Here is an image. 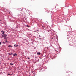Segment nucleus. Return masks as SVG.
Returning <instances> with one entry per match:
<instances>
[{"label":"nucleus","mask_w":76,"mask_h":76,"mask_svg":"<svg viewBox=\"0 0 76 76\" xmlns=\"http://www.w3.org/2000/svg\"><path fill=\"white\" fill-rule=\"evenodd\" d=\"M7 35L6 34H4L2 36V37H7Z\"/></svg>","instance_id":"f257e3e1"},{"label":"nucleus","mask_w":76,"mask_h":76,"mask_svg":"<svg viewBox=\"0 0 76 76\" xmlns=\"http://www.w3.org/2000/svg\"><path fill=\"white\" fill-rule=\"evenodd\" d=\"M37 54L38 55H40L41 53H40V52H37Z\"/></svg>","instance_id":"f03ea898"},{"label":"nucleus","mask_w":76,"mask_h":76,"mask_svg":"<svg viewBox=\"0 0 76 76\" xmlns=\"http://www.w3.org/2000/svg\"><path fill=\"white\" fill-rule=\"evenodd\" d=\"M8 48H11V47H12V46H11V45H9V46H8Z\"/></svg>","instance_id":"7ed1b4c3"},{"label":"nucleus","mask_w":76,"mask_h":76,"mask_svg":"<svg viewBox=\"0 0 76 76\" xmlns=\"http://www.w3.org/2000/svg\"><path fill=\"white\" fill-rule=\"evenodd\" d=\"M13 56H17V54H16V53H14L13 55Z\"/></svg>","instance_id":"20e7f679"},{"label":"nucleus","mask_w":76,"mask_h":76,"mask_svg":"<svg viewBox=\"0 0 76 76\" xmlns=\"http://www.w3.org/2000/svg\"><path fill=\"white\" fill-rule=\"evenodd\" d=\"M10 65H11V66H13V64L12 63H10Z\"/></svg>","instance_id":"39448f33"},{"label":"nucleus","mask_w":76,"mask_h":76,"mask_svg":"<svg viewBox=\"0 0 76 76\" xmlns=\"http://www.w3.org/2000/svg\"><path fill=\"white\" fill-rule=\"evenodd\" d=\"M3 44H6V42H3Z\"/></svg>","instance_id":"423d86ee"},{"label":"nucleus","mask_w":76,"mask_h":76,"mask_svg":"<svg viewBox=\"0 0 76 76\" xmlns=\"http://www.w3.org/2000/svg\"><path fill=\"white\" fill-rule=\"evenodd\" d=\"M5 41H6V42H8V41L7 40H6Z\"/></svg>","instance_id":"0eeeda50"},{"label":"nucleus","mask_w":76,"mask_h":76,"mask_svg":"<svg viewBox=\"0 0 76 76\" xmlns=\"http://www.w3.org/2000/svg\"><path fill=\"white\" fill-rule=\"evenodd\" d=\"M8 54L9 55H11V53H8Z\"/></svg>","instance_id":"6e6552de"},{"label":"nucleus","mask_w":76,"mask_h":76,"mask_svg":"<svg viewBox=\"0 0 76 76\" xmlns=\"http://www.w3.org/2000/svg\"><path fill=\"white\" fill-rule=\"evenodd\" d=\"M28 27H29V26L28 25H27L26 26Z\"/></svg>","instance_id":"1a4fd4ad"},{"label":"nucleus","mask_w":76,"mask_h":76,"mask_svg":"<svg viewBox=\"0 0 76 76\" xmlns=\"http://www.w3.org/2000/svg\"><path fill=\"white\" fill-rule=\"evenodd\" d=\"M8 76H9L10 75V74H8Z\"/></svg>","instance_id":"9d476101"},{"label":"nucleus","mask_w":76,"mask_h":76,"mask_svg":"<svg viewBox=\"0 0 76 76\" xmlns=\"http://www.w3.org/2000/svg\"><path fill=\"white\" fill-rule=\"evenodd\" d=\"M15 47H18V45H16V46H15Z\"/></svg>","instance_id":"9b49d317"},{"label":"nucleus","mask_w":76,"mask_h":76,"mask_svg":"<svg viewBox=\"0 0 76 76\" xmlns=\"http://www.w3.org/2000/svg\"><path fill=\"white\" fill-rule=\"evenodd\" d=\"M2 34H4V32H3L2 33Z\"/></svg>","instance_id":"f8f14e48"},{"label":"nucleus","mask_w":76,"mask_h":76,"mask_svg":"<svg viewBox=\"0 0 76 76\" xmlns=\"http://www.w3.org/2000/svg\"><path fill=\"white\" fill-rule=\"evenodd\" d=\"M1 43L0 42V45H1Z\"/></svg>","instance_id":"ddd939ff"},{"label":"nucleus","mask_w":76,"mask_h":76,"mask_svg":"<svg viewBox=\"0 0 76 76\" xmlns=\"http://www.w3.org/2000/svg\"><path fill=\"white\" fill-rule=\"evenodd\" d=\"M45 27V26H42V27Z\"/></svg>","instance_id":"4468645a"},{"label":"nucleus","mask_w":76,"mask_h":76,"mask_svg":"<svg viewBox=\"0 0 76 76\" xmlns=\"http://www.w3.org/2000/svg\"><path fill=\"white\" fill-rule=\"evenodd\" d=\"M47 49H48V47H47Z\"/></svg>","instance_id":"2eb2a0df"},{"label":"nucleus","mask_w":76,"mask_h":76,"mask_svg":"<svg viewBox=\"0 0 76 76\" xmlns=\"http://www.w3.org/2000/svg\"><path fill=\"white\" fill-rule=\"evenodd\" d=\"M39 37H41V36H40V35H39Z\"/></svg>","instance_id":"dca6fc26"},{"label":"nucleus","mask_w":76,"mask_h":76,"mask_svg":"<svg viewBox=\"0 0 76 76\" xmlns=\"http://www.w3.org/2000/svg\"><path fill=\"white\" fill-rule=\"evenodd\" d=\"M52 39H54L53 38H52Z\"/></svg>","instance_id":"f3484780"},{"label":"nucleus","mask_w":76,"mask_h":76,"mask_svg":"<svg viewBox=\"0 0 76 76\" xmlns=\"http://www.w3.org/2000/svg\"><path fill=\"white\" fill-rule=\"evenodd\" d=\"M30 58H28V59H29Z\"/></svg>","instance_id":"a211bd4d"},{"label":"nucleus","mask_w":76,"mask_h":76,"mask_svg":"<svg viewBox=\"0 0 76 76\" xmlns=\"http://www.w3.org/2000/svg\"><path fill=\"white\" fill-rule=\"evenodd\" d=\"M11 55H13V53H11Z\"/></svg>","instance_id":"6ab92c4d"},{"label":"nucleus","mask_w":76,"mask_h":76,"mask_svg":"<svg viewBox=\"0 0 76 76\" xmlns=\"http://www.w3.org/2000/svg\"><path fill=\"white\" fill-rule=\"evenodd\" d=\"M15 45H16L15 44V45H14V47H15Z\"/></svg>","instance_id":"aec40b11"},{"label":"nucleus","mask_w":76,"mask_h":76,"mask_svg":"<svg viewBox=\"0 0 76 76\" xmlns=\"http://www.w3.org/2000/svg\"><path fill=\"white\" fill-rule=\"evenodd\" d=\"M0 21H1V20H0Z\"/></svg>","instance_id":"412c9836"},{"label":"nucleus","mask_w":76,"mask_h":76,"mask_svg":"<svg viewBox=\"0 0 76 76\" xmlns=\"http://www.w3.org/2000/svg\"><path fill=\"white\" fill-rule=\"evenodd\" d=\"M4 39H5V38H4Z\"/></svg>","instance_id":"4be33fe9"}]
</instances>
